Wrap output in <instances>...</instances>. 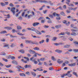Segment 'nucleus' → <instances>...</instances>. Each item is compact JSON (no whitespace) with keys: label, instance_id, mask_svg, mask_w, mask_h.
I'll use <instances>...</instances> for the list:
<instances>
[{"label":"nucleus","instance_id":"nucleus-1","mask_svg":"<svg viewBox=\"0 0 78 78\" xmlns=\"http://www.w3.org/2000/svg\"><path fill=\"white\" fill-rule=\"evenodd\" d=\"M26 44H36V45H38V43H33L32 41H26Z\"/></svg>","mask_w":78,"mask_h":78},{"label":"nucleus","instance_id":"nucleus-2","mask_svg":"<svg viewBox=\"0 0 78 78\" xmlns=\"http://www.w3.org/2000/svg\"><path fill=\"white\" fill-rule=\"evenodd\" d=\"M38 25H39V23H34L32 24L33 26L34 27H36V26H38Z\"/></svg>","mask_w":78,"mask_h":78},{"label":"nucleus","instance_id":"nucleus-3","mask_svg":"<svg viewBox=\"0 0 78 78\" xmlns=\"http://www.w3.org/2000/svg\"><path fill=\"white\" fill-rule=\"evenodd\" d=\"M27 29L28 30H31L32 31H35V28L34 27H31V28L28 27L27 28Z\"/></svg>","mask_w":78,"mask_h":78},{"label":"nucleus","instance_id":"nucleus-4","mask_svg":"<svg viewBox=\"0 0 78 78\" xmlns=\"http://www.w3.org/2000/svg\"><path fill=\"white\" fill-rule=\"evenodd\" d=\"M15 7L12 8L11 10V11L12 12L13 15H14V14H15V10H15Z\"/></svg>","mask_w":78,"mask_h":78},{"label":"nucleus","instance_id":"nucleus-5","mask_svg":"<svg viewBox=\"0 0 78 78\" xmlns=\"http://www.w3.org/2000/svg\"><path fill=\"white\" fill-rule=\"evenodd\" d=\"M29 53H30L32 54H36V52L35 51H34L33 50H28Z\"/></svg>","mask_w":78,"mask_h":78},{"label":"nucleus","instance_id":"nucleus-6","mask_svg":"<svg viewBox=\"0 0 78 78\" xmlns=\"http://www.w3.org/2000/svg\"><path fill=\"white\" fill-rule=\"evenodd\" d=\"M31 66L30 65H26L24 66V67L25 69H27V68H30V67H31Z\"/></svg>","mask_w":78,"mask_h":78},{"label":"nucleus","instance_id":"nucleus-7","mask_svg":"<svg viewBox=\"0 0 78 78\" xmlns=\"http://www.w3.org/2000/svg\"><path fill=\"white\" fill-rule=\"evenodd\" d=\"M35 31L37 34H40V35H41L42 34L41 32H39V31H38L37 30H35Z\"/></svg>","mask_w":78,"mask_h":78},{"label":"nucleus","instance_id":"nucleus-8","mask_svg":"<svg viewBox=\"0 0 78 78\" xmlns=\"http://www.w3.org/2000/svg\"><path fill=\"white\" fill-rule=\"evenodd\" d=\"M76 9H77V7H76L75 8H73L72 7L69 8V10H73V11H76Z\"/></svg>","mask_w":78,"mask_h":78},{"label":"nucleus","instance_id":"nucleus-9","mask_svg":"<svg viewBox=\"0 0 78 78\" xmlns=\"http://www.w3.org/2000/svg\"><path fill=\"white\" fill-rule=\"evenodd\" d=\"M70 47V45H66L64 46V48H69Z\"/></svg>","mask_w":78,"mask_h":78},{"label":"nucleus","instance_id":"nucleus-10","mask_svg":"<svg viewBox=\"0 0 78 78\" xmlns=\"http://www.w3.org/2000/svg\"><path fill=\"white\" fill-rule=\"evenodd\" d=\"M55 51L58 53H61L62 52V51L59 50H57Z\"/></svg>","mask_w":78,"mask_h":78},{"label":"nucleus","instance_id":"nucleus-11","mask_svg":"<svg viewBox=\"0 0 78 78\" xmlns=\"http://www.w3.org/2000/svg\"><path fill=\"white\" fill-rule=\"evenodd\" d=\"M31 73L32 75L34 77H35L36 76V73L33 72H31Z\"/></svg>","mask_w":78,"mask_h":78},{"label":"nucleus","instance_id":"nucleus-12","mask_svg":"<svg viewBox=\"0 0 78 78\" xmlns=\"http://www.w3.org/2000/svg\"><path fill=\"white\" fill-rule=\"evenodd\" d=\"M66 4H67L68 5V6H74V5L73 4H70V5H69V3L68 2H66Z\"/></svg>","mask_w":78,"mask_h":78},{"label":"nucleus","instance_id":"nucleus-13","mask_svg":"<svg viewBox=\"0 0 78 78\" xmlns=\"http://www.w3.org/2000/svg\"><path fill=\"white\" fill-rule=\"evenodd\" d=\"M71 35L72 36H76L77 34H76V33L72 32L71 34Z\"/></svg>","mask_w":78,"mask_h":78},{"label":"nucleus","instance_id":"nucleus-14","mask_svg":"<svg viewBox=\"0 0 78 78\" xmlns=\"http://www.w3.org/2000/svg\"><path fill=\"white\" fill-rule=\"evenodd\" d=\"M52 15L53 16H54V17H55V16H56H56H59V14H56V12H54L52 14Z\"/></svg>","mask_w":78,"mask_h":78},{"label":"nucleus","instance_id":"nucleus-15","mask_svg":"<svg viewBox=\"0 0 78 78\" xmlns=\"http://www.w3.org/2000/svg\"><path fill=\"white\" fill-rule=\"evenodd\" d=\"M16 67L18 69H20V68L21 69H24V68H23L22 66H17Z\"/></svg>","mask_w":78,"mask_h":78},{"label":"nucleus","instance_id":"nucleus-16","mask_svg":"<svg viewBox=\"0 0 78 78\" xmlns=\"http://www.w3.org/2000/svg\"><path fill=\"white\" fill-rule=\"evenodd\" d=\"M5 33H7V32H6V31L5 30H4L0 32V34H5Z\"/></svg>","mask_w":78,"mask_h":78},{"label":"nucleus","instance_id":"nucleus-17","mask_svg":"<svg viewBox=\"0 0 78 78\" xmlns=\"http://www.w3.org/2000/svg\"><path fill=\"white\" fill-rule=\"evenodd\" d=\"M61 27V25H56V26H55V27L57 29H58V28H60Z\"/></svg>","mask_w":78,"mask_h":78},{"label":"nucleus","instance_id":"nucleus-18","mask_svg":"<svg viewBox=\"0 0 78 78\" xmlns=\"http://www.w3.org/2000/svg\"><path fill=\"white\" fill-rule=\"evenodd\" d=\"M16 28H17V30H22V27L20 26H17Z\"/></svg>","mask_w":78,"mask_h":78},{"label":"nucleus","instance_id":"nucleus-19","mask_svg":"<svg viewBox=\"0 0 78 78\" xmlns=\"http://www.w3.org/2000/svg\"><path fill=\"white\" fill-rule=\"evenodd\" d=\"M4 16H7V17H4V18H5V19H9V18L10 17V16L9 14L7 15H4Z\"/></svg>","mask_w":78,"mask_h":78},{"label":"nucleus","instance_id":"nucleus-20","mask_svg":"<svg viewBox=\"0 0 78 78\" xmlns=\"http://www.w3.org/2000/svg\"><path fill=\"white\" fill-rule=\"evenodd\" d=\"M34 50H37V51H38V50H39V48H37V47H35L34 48Z\"/></svg>","mask_w":78,"mask_h":78},{"label":"nucleus","instance_id":"nucleus-21","mask_svg":"<svg viewBox=\"0 0 78 78\" xmlns=\"http://www.w3.org/2000/svg\"><path fill=\"white\" fill-rule=\"evenodd\" d=\"M73 74L76 76V77H78V75H77V73L75 72H73Z\"/></svg>","mask_w":78,"mask_h":78},{"label":"nucleus","instance_id":"nucleus-22","mask_svg":"<svg viewBox=\"0 0 78 78\" xmlns=\"http://www.w3.org/2000/svg\"><path fill=\"white\" fill-rule=\"evenodd\" d=\"M20 76H25V75L23 73H20Z\"/></svg>","mask_w":78,"mask_h":78},{"label":"nucleus","instance_id":"nucleus-23","mask_svg":"<svg viewBox=\"0 0 78 78\" xmlns=\"http://www.w3.org/2000/svg\"><path fill=\"white\" fill-rule=\"evenodd\" d=\"M41 3H48V2L46 0H41Z\"/></svg>","mask_w":78,"mask_h":78},{"label":"nucleus","instance_id":"nucleus-24","mask_svg":"<svg viewBox=\"0 0 78 78\" xmlns=\"http://www.w3.org/2000/svg\"><path fill=\"white\" fill-rule=\"evenodd\" d=\"M37 70H38V71H41V72L43 71V69H42L41 68H37Z\"/></svg>","mask_w":78,"mask_h":78},{"label":"nucleus","instance_id":"nucleus-25","mask_svg":"<svg viewBox=\"0 0 78 78\" xmlns=\"http://www.w3.org/2000/svg\"><path fill=\"white\" fill-rule=\"evenodd\" d=\"M19 52H20V53H25V51H24V50H21L20 51H19Z\"/></svg>","mask_w":78,"mask_h":78},{"label":"nucleus","instance_id":"nucleus-26","mask_svg":"<svg viewBox=\"0 0 78 78\" xmlns=\"http://www.w3.org/2000/svg\"><path fill=\"white\" fill-rule=\"evenodd\" d=\"M56 39H57V37H53L52 40V41H55Z\"/></svg>","mask_w":78,"mask_h":78},{"label":"nucleus","instance_id":"nucleus-27","mask_svg":"<svg viewBox=\"0 0 78 78\" xmlns=\"http://www.w3.org/2000/svg\"><path fill=\"white\" fill-rule=\"evenodd\" d=\"M1 5L3 7L5 6V3H3V2H1L0 3Z\"/></svg>","mask_w":78,"mask_h":78},{"label":"nucleus","instance_id":"nucleus-28","mask_svg":"<svg viewBox=\"0 0 78 78\" xmlns=\"http://www.w3.org/2000/svg\"><path fill=\"white\" fill-rule=\"evenodd\" d=\"M51 59L54 61H56V59L55 58V57L54 56H52Z\"/></svg>","mask_w":78,"mask_h":78},{"label":"nucleus","instance_id":"nucleus-29","mask_svg":"<svg viewBox=\"0 0 78 78\" xmlns=\"http://www.w3.org/2000/svg\"><path fill=\"white\" fill-rule=\"evenodd\" d=\"M6 55V54L5 53L2 52H1V54H0V55H3V56H5Z\"/></svg>","mask_w":78,"mask_h":78},{"label":"nucleus","instance_id":"nucleus-30","mask_svg":"<svg viewBox=\"0 0 78 78\" xmlns=\"http://www.w3.org/2000/svg\"><path fill=\"white\" fill-rule=\"evenodd\" d=\"M73 51L74 52L76 53L77 52H78V49H74L73 50Z\"/></svg>","mask_w":78,"mask_h":78},{"label":"nucleus","instance_id":"nucleus-31","mask_svg":"<svg viewBox=\"0 0 78 78\" xmlns=\"http://www.w3.org/2000/svg\"><path fill=\"white\" fill-rule=\"evenodd\" d=\"M12 64H17V62L15 60L12 61Z\"/></svg>","mask_w":78,"mask_h":78},{"label":"nucleus","instance_id":"nucleus-32","mask_svg":"<svg viewBox=\"0 0 78 78\" xmlns=\"http://www.w3.org/2000/svg\"><path fill=\"white\" fill-rule=\"evenodd\" d=\"M35 60V59H34L33 61H32L34 62V64H37V61H36Z\"/></svg>","mask_w":78,"mask_h":78},{"label":"nucleus","instance_id":"nucleus-33","mask_svg":"<svg viewBox=\"0 0 78 78\" xmlns=\"http://www.w3.org/2000/svg\"><path fill=\"white\" fill-rule=\"evenodd\" d=\"M57 62L58 64H61V63H62V62H63V61L61 60V61H57Z\"/></svg>","mask_w":78,"mask_h":78},{"label":"nucleus","instance_id":"nucleus-34","mask_svg":"<svg viewBox=\"0 0 78 78\" xmlns=\"http://www.w3.org/2000/svg\"><path fill=\"white\" fill-rule=\"evenodd\" d=\"M2 59L3 61H5V62H8V60L7 59H5L4 58H2Z\"/></svg>","mask_w":78,"mask_h":78},{"label":"nucleus","instance_id":"nucleus-35","mask_svg":"<svg viewBox=\"0 0 78 78\" xmlns=\"http://www.w3.org/2000/svg\"><path fill=\"white\" fill-rule=\"evenodd\" d=\"M44 40H41V41L39 42V44H43L44 43Z\"/></svg>","mask_w":78,"mask_h":78},{"label":"nucleus","instance_id":"nucleus-36","mask_svg":"<svg viewBox=\"0 0 78 78\" xmlns=\"http://www.w3.org/2000/svg\"><path fill=\"white\" fill-rule=\"evenodd\" d=\"M54 44L56 46H58V45H59V44H61V43H55Z\"/></svg>","mask_w":78,"mask_h":78},{"label":"nucleus","instance_id":"nucleus-37","mask_svg":"<svg viewBox=\"0 0 78 78\" xmlns=\"http://www.w3.org/2000/svg\"><path fill=\"white\" fill-rule=\"evenodd\" d=\"M48 16H49V17H50V18H51L52 19L53 18V16L52 15L49 14Z\"/></svg>","mask_w":78,"mask_h":78},{"label":"nucleus","instance_id":"nucleus-38","mask_svg":"<svg viewBox=\"0 0 78 78\" xmlns=\"http://www.w3.org/2000/svg\"><path fill=\"white\" fill-rule=\"evenodd\" d=\"M45 20H42L41 21V23H45Z\"/></svg>","mask_w":78,"mask_h":78},{"label":"nucleus","instance_id":"nucleus-39","mask_svg":"<svg viewBox=\"0 0 78 78\" xmlns=\"http://www.w3.org/2000/svg\"><path fill=\"white\" fill-rule=\"evenodd\" d=\"M72 76V75L71 74H68V77H69V78H70Z\"/></svg>","mask_w":78,"mask_h":78},{"label":"nucleus","instance_id":"nucleus-40","mask_svg":"<svg viewBox=\"0 0 78 78\" xmlns=\"http://www.w3.org/2000/svg\"><path fill=\"white\" fill-rule=\"evenodd\" d=\"M21 61H22L23 62H24L25 63H27V62L25 61V60H23V59H21Z\"/></svg>","mask_w":78,"mask_h":78},{"label":"nucleus","instance_id":"nucleus-41","mask_svg":"<svg viewBox=\"0 0 78 78\" xmlns=\"http://www.w3.org/2000/svg\"><path fill=\"white\" fill-rule=\"evenodd\" d=\"M26 74L27 75H30V73L29 72H27L26 73Z\"/></svg>","mask_w":78,"mask_h":78},{"label":"nucleus","instance_id":"nucleus-42","mask_svg":"<svg viewBox=\"0 0 78 78\" xmlns=\"http://www.w3.org/2000/svg\"><path fill=\"white\" fill-rule=\"evenodd\" d=\"M11 66V65H7L6 66V68H9Z\"/></svg>","mask_w":78,"mask_h":78},{"label":"nucleus","instance_id":"nucleus-43","mask_svg":"<svg viewBox=\"0 0 78 78\" xmlns=\"http://www.w3.org/2000/svg\"><path fill=\"white\" fill-rule=\"evenodd\" d=\"M44 19V18L42 17H40V18L38 19V20H42V19Z\"/></svg>","mask_w":78,"mask_h":78},{"label":"nucleus","instance_id":"nucleus-44","mask_svg":"<svg viewBox=\"0 0 78 78\" xmlns=\"http://www.w3.org/2000/svg\"><path fill=\"white\" fill-rule=\"evenodd\" d=\"M49 2L50 3V5H51V6H53V3H51V1H49Z\"/></svg>","mask_w":78,"mask_h":78},{"label":"nucleus","instance_id":"nucleus-45","mask_svg":"<svg viewBox=\"0 0 78 78\" xmlns=\"http://www.w3.org/2000/svg\"><path fill=\"white\" fill-rule=\"evenodd\" d=\"M17 34H18V35H20V36H23V35H24V34H22V33H18Z\"/></svg>","mask_w":78,"mask_h":78},{"label":"nucleus","instance_id":"nucleus-46","mask_svg":"<svg viewBox=\"0 0 78 78\" xmlns=\"http://www.w3.org/2000/svg\"><path fill=\"white\" fill-rule=\"evenodd\" d=\"M40 61H42L45 60V58H41L40 59Z\"/></svg>","mask_w":78,"mask_h":78},{"label":"nucleus","instance_id":"nucleus-47","mask_svg":"<svg viewBox=\"0 0 78 78\" xmlns=\"http://www.w3.org/2000/svg\"><path fill=\"white\" fill-rule=\"evenodd\" d=\"M36 2H39V3H41V0H35Z\"/></svg>","mask_w":78,"mask_h":78},{"label":"nucleus","instance_id":"nucleus-48","mask_svg":"<svg viewBox=\"0 0 78 78\" xmlns=\"http://www.w3.org/2000/svg\"><path fill=\"white\" fill-rule=\"evenodd\" d=\"M65 34L64 32L61 33L60 34H59V35H64Z\"/></svg>","mask_w":78,"mask_h":78},{"label":"nucleus","instance_id":"nucleus-49","mask_svg":"<svg viewBox=\"0 0 78 78\" xmlns=\"http://www.w3.org/2000/svg\"><path fill=\"white\" fill-rule=\"evenodd\" d=\"M24 59H27V61H29V58H28V57H24Z\"/></svg>","mask_w":78,"mask_h":78},{"label":"nucleus","instance_id":"nucleus-50","mask_svg":"<svg viewBox=\"0 0 78 78\" xmlns=\"http://www.w3.org/2000/svg\"><path fill=\"white\" fill-rule=\"evenodd\" d=\"M9 6H11V7H13V6H14V5H12V3H10L9 4Z\"/></svg>","mask_w":78,"mask_h":78},{"label":"nucleus","instance_id":"nucleus-51","mask_svg":"<svg viewBox=\"0 0 78 78\" xmlns=\"http://www.w3.org/2000/svg\"><path fill=\"white\" fill-rule=\"evenodd\" d=\"M60 14H61V15H62V16H64V15H65L64 13L63 12H62Z\"/></svg>","mask_w":78,"mask_h":78},{"label":"nucleus","instance_id":"nucleus-52","mask_svg":"<svg viewBox=\"0 0 78 78\" xmlns=\"http://www.w3.org/2000/svg\"><path fill=\"white\" fill-rule=\"evenodd\" d=\"M53 67H50L49 68V70H53Z\"/></svg>","mask_w":78,"mask_h":78},{"label":"nucleus","instance_id":"nucleus-53","mask_svg":"<svg viewBox=\"0 0 78 78\" xmlns=\"http://www.w3.org/2000/svg\"><path fill=\"white\" fill-rule=\"evenodd\" d=\"M46 42H47V43L48 42V41H49V39L47 38L46 39Z\"/></svg>","mask_w":78,"mask_h":78},{"label":"nucleus","instance_id":"nucleus-54","mask_svg":"<svg viewBox=\"0 0 78 78\" xmlns=\"http://www.w3.org/2000/svg\"><path fill=\"white\" fill-rule=\"evenodd\" d=\"M11 59H12V60H13V59H15V57H14V56H12L11 57Z\"/></svg>","mask_w":78,"mask_h":78},{"label":"nucleus","instance_id":"nucleus-55","mask_svg":"<svg viewBox=\"0 0 78 78\" xmlns=\"http://www.w3.org/2000/svg\"><path fill=\"white\" fill-rule=\"evenodd\" d=\"M56 19L57 20H61V18H60V17H57L56 18Z\"/></svg>","mask_w":78,"mask_h":78},{"label":"nucleus","instance_id":"nucleus-56","mask_svg":"<svg viewBox=\"0 0 78 78\" xmlns=\"http://www.w3.org/2000/svg\"><path fill=\"white\" fill-rule=\"evenodd\" d=\"M8 46H9V44H5L4 46V47H8Z\"/></svg>","mask_w":78,"mask_h":78},{"label":"nucleus","instance_id":"nucleus-57","mask_svg":"<svg viewBox=\"0 0 78 78\" xmlns=\"http://www.w3.org/2000/svg\"><path fill=\"white\" fill-rule=\"evenodd\" d=\"M66 11L67 12V13H68V14H69V13H70V12H71L69 10H67Z\"/></svg>","mask_w":78,"mask_h":78},{"label":"nucleus","instance_id":"nucleus-58","mask_svg":"<svg viewBox=\"0 0 78 78\" xmlns=\"http://www.w3.org/2000/svg\"><path fill=\"white\" fill-rule=\"evenodd\" d=\"M76 64L75 63H72V67L73 66H75Z\"/></svg>","mask_w":78,"mask_h":78},{"label":"nucleus","instance_id":"nucleus-59","mask_svg":"<svg viewBox=\"0 0 78 78\" xmlns=\"http://www.w3.org/2000/svg\"><path fill=\"white\" fill-rule=\"evenodd\" d=\"M42 65V62H39L38 63V65L39 66H41V65Z\"/></svg>","mask_w":78,"mask_h":78},{"label":"nucleus","instance_id":"nucleus-60","mask_svg":"<svg viewBox=\"0 0 78 78\" xmlns=\"http://www.w3.org/2000/svg\"><path fill=\"white\" fill-rule=\"evenodd\" d=\"M0 66L1 67H3V64H2V63L0 62Z\"/></svg>","mask_w":78,"mask_h":78},{"label":"nucleus","instance_id":"nucleus-61","mask_svg":"<svg viewBox=\"0 0 78 78\" xmlns=\"http://www.w3.org/2000/svg\"><path fill=\"white\" fill-rule=\"evenodd\" d=\"M66 33L68 35H70V32H66Z\"/></svg>","mask_w":78,"mask_h":78},{"label":"nucleus","instance_id":"nucleus-62","mask_svg":"<svg viewBox=\"0 0 78 78\" xmlns=\"http://www.w3.org/2000/svg\"><path fill=\"white\" fill-rule=\"evenodd\" d=\"M47 10H45L43 11V12L44 14H46V12H47Z\"/></svg>","mask_w":78,"mask_h":78},{"label":"nucleus","instance_id":"nucleus-63","mask_svg":"<svg viewBox=\"0 0 78 78\" xmlns=\"http://www.w3.org/2000/svg\"><path fill=\"white\" fill-rule=\"evenodd\" d=\"M67 17L68 18V19H71L72 17H71V16H67Z\"/></svg>","mask_w":78,"mask_h":78},{"label":"nucleus","instance_id":"nucleus-64","mask_svg":"<svg viewBox=\"0 0 78 78\" xmlns=\"http://www.w3.org/2000/svg\"><path fill=\"white\" fill-rule=\"evenodd\" d=\"M74 44H78V41H74Z\"/></svg>","mask_w":78,"mask_h":78}]
</instances>
